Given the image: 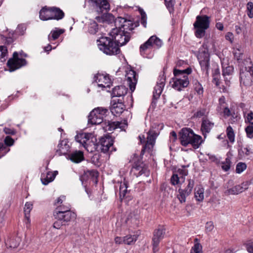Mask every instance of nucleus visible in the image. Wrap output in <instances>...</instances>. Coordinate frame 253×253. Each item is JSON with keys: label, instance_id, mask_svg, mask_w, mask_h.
Instances as JSON below:
<instances>
[{"label": "nucleus", "instance_id": "f257e3e1", "mask_svg": "<svg viewBox=\"0 0 253 253\" xmlns=\"http://www.w3.org/2000/svg\"><path fill=\"white\" fill-rule=\"evenodd\" d=\"M198 59L202 71L205 73L206 77L209 76V70L211 69L212 71V82L218 87L221 91L226 92L228 91V87L221 84L220 80V73L218 65L216 63H212L210 64V56L209 52L205 50L200 52L198 55Z\"/></svg>", "mask_w": 253, "mask_h": 253}, {"label": "nucleus", "instance_id": "f03ea898", "mask_svg": "<svg viewBox=\"0 0 253 253\" xmlns=\"http://www.w3.org/2000/svg\"><path fill=\"white\" fill-rule=\"evenodd\" d=\"M179 139L182 146L191 144L194 149L198 148L202 143V137L195 134L190 128H183L179 132Z\"/></svg>", "mask_w": 253, "mask_h": 253}, {"label": "nucleus", "instance_id": "7ed1b4c3", "mask_svg": "<svg viewBox=\"0 0 253 253\" xmlns=\"http://www.w3.org/2000/svg\"><path fill=\"white\" fill-rule=\"evenodd\" d=\"M240 81L245 86H250L253 83V63L250 58L245 59L241 65Z\"/></svg>", "mask_w": 253, "mask_h": 253}, {"label": "nucleus", "instance_id": "20e7f679", "mask_svg": "<svg viewBox=\"0 0 253 253\" xmlns=\"http://www.w3.org/2000/svg\"><path fill=\"white\" fill-rule=\"evenodd\" d=\"M59 209H55L53 212V216L56 220L53 226L56 229H60L62 226L68 225L69 223L76 217V214L72 211H68L66 208L65 211H60Z\"/></svg>", "mask_w": 253, "mask_h": 253}, {"label": "nucleus", "instance_id": "39448f33", "mask_svg": "<svg viewBox=\"0 0 253 253\" xmlns=\"http://www.w3.org/2000/svg\"><path fill=\"white\" fill-rule=\"evenodd\" d=\"M97 44L99 49L107 55H116L120 52V48L112 38L102 37L97 40Z\"/></svg>", "mask_w": 253, "mask_h": 253}, {"label": "nucleus", "instance_id": "423d86ee", "mask_svg": "<svg viewBox=\"0 0 253 253\" xmlns=\"http://www.w3.org/2000/svg\"><path fill=\"white\" fill-rule=\"evenodd\" d=\"M210 17L206 15H198L193 24L195 36L197 38H202L206 35V30L209 28Z\"/></svg>", "mask_w": 253, "mask_h": 253}, {"label": "nucleus", "instance_id": "0eeeda50", "mask_svg": "<svg viewBox=\"0 0 253 253\" xmlns=\"http://www.w3.org/2000/svg\"><path fill=\"white\" fill-rule=\"evenodd\" d=\"M159 131L156 127L152 126L148 132L147 133V139L145 140V138L144 135L139 136L140 142L141 143H144L145 145L143 146L141 152L144 151H151L154 146L155 145L156 139L159 134Z\"/></svg>", "mask_w": 253, "mask_h": 253}, {"label": "nucleus", "instance_id": "6e6552de", "mask_svg": "<svg viewBox=\"0 0 253 253\" xmlns=\"http://www.w3.org/2000/svg\"><path fill=\"white\" fill-rule=\"evenodd\" d=\"M163 44L162 41L155 35L152 36L149 39L142 44L139 47L140 54L144 57H148L147 50L152 48H159Z\"/></svg>", "mask_w": 253, "mask_h": 253}, {"label": "nucleus", "instance_id": "1a4fd4ad", "mask_svg": "<svg viewBox=\"0 0 253 253\" xmlns=\"http://www.w3.org/2000/svg\"><path fill=\"white\" fill-rule=\"evenodd\" d=\"M109 35L119 47L125 45L130 40V33L129 32H125L117 28L113 29L110 32Z\"/></svg>", "mask_w": 253, "mask_h": 253}, {"label": "nucleus", "instance_id": "9d476101", "mask_svg": "<svg viewBox=\"0 0 253 253\" xmlns=\"http://www.w3.org/2000/svg\"><path fill=\"white\" fill-rule=\"evenodd\" d=\"M113 138L109 135H105L102 137L98 142V149L102 152L112 153L113 151H116V149L113 146Z\"/></svg>", "mask_w": 253, "mask_h": 253}, {"label": "nucleus", "instance_id": "9b49d317", "mask_svg": "<svg viewBox=\"0 0 253 253\" xmlns=\"http://www.w3.org/2000/svg\"><path fill=\"white\" fill-rule=\"evenodd\" d=\"M233 184V180H229L228 183L225 185L227 190L225 191L224 193L226 195H238L243 191L247 190L249 188V183L245 181L241 184L236 185L232 187H230V185Z\"/></svg>", "mask_w": 253, "mask_h": 253}, {"label": "nucleus", "instance_id": "f8f14e48", "mask_svg": "<svg viewBox=\"0 0 253 253\" xmlns=\"http://www.w3.org/2000/svg\"><path fill=\"white\" fill-rule=\"evenodd\" d=\"M27 61L25 59L20 58L18 53L14 52L13 54V58H10L7 62V66L10 72H13L26 65Z\"/></svg>", "mask_w": 253, "mask_h": 253}, {"label": "nucleus", "instance_id": "ddd939ff", "mask_svg": "<svg viewBox=\"0 0 253 253\" xmlns=\"http://www.w3.org/2000/svg\"><path fill=\"white\" fill-rule=\"evenodd\" d=\"M187 182V184L184 188H180L178 191V194L177 195V198L180 203L186 202V198L191 194L194 186L195 182L193 179H188Z\"/></svg>", "mask_w": 253, "mask_h": 253}, {"label": "nucleus", "instance_id": "4468645a", "mask_svg": "<svg viewBox=\"0 0 253 253\" xmlns=\"http://www.w3.org/2000/svg\"><path fill=\"white\" fill-rule=\"evenodd\" d=\"M165 234V229L162 226H159L158 228L154 230L152 239L153 249L154 252L158 251L160 242L163 239Z\"/></svg>", "mask_w": 253, "mask_h": 253}, {"label": "nucleus", "instance_id": "2eb2a0df", "mask_svg": "<svg viewBox=\"0 0 253 253\" xmlns=\"http://www.w3.org/2000/svg\"><path fill=\"white\" fill-rule=\"evenodd\" d=\"M127 126L126 120H124L121 122H110L107 121L103 123V128L105 131H112L116 128H119L122 130H125V128Z\"/></svg>", "mask_w": 253, "mask_h": 253}, {"label": "nucleus", "instance_id": "dca6fc26", "mask_svg": "<svg viewBox=\"0 0 253 253\" xmlns=\"http://www.w3.org/2000/svg\"><path fill=\"white\" fill-rule=\"evenodd\" d=\"M84 147L89 152H93L98 149V143L97 139L92 133H88Z\"/></svg>", "mask_w": 253, "mask_h": 253}, {"label": "nucleus", "instance_id": "f3484780", "mask_svg": "<svg viewBox=\"0 0 253 253\" xmlns=\"http://www.w3.org/2000/svg\"><path fill=\"white\" fill-rule=\"evenodd\" d=\"M92 6L98 13L106 12L110 9V4L107 0H90Z\"/></svg>", "mask_w": 253, "mask_h": 253}, {"label": "nucleus", "instance_id": "a211bd4d", "mask_svg": "<svg viewBox=\"0 0 253 253\" xmlns=\"http://www.w3.org/2000/svg\"><path fill=\"white\" fill-rule=\"evenodd\" d=\"M94 80L99 87L110 88L111 84V79L108 75L103 74H97L94 77Z\"/></svg>", "mask_w": 253, "mask_h": 253}, {"label": "nucleus", "instance_id": "6ab92c4d", "mask_svg": "<svg viewBox=\"0 0 253 253\" xmlns=\"http://www.w3.org/2000/svg\"><path fill=\"white\" fill-rule=\"evenodd\" d=\"M214 123L210 120L207 117H204L202 119L201 131L205 138L207 134L209 133L213 128Z\"/></svg>", "mask_w": 253, "mask_h": 253}, {"label": "nucleus", "instance_id": "aec40b11", "mask_svg": "<svg viewBox=\"0 0 253 253\" xmlns=\"http://www.w3.org/2000/svg\"><path fill=\"white\" fill-rule=\"evenodd\" d=\"M166 77L164 75L160 76L158 78V81L157 82V84L154 87L153 91V98L157 99L159 98L163 88L165 85Z\"/></svg>", "mask_w": 253, "mask_h": 253}, {"label": "nucleus", "instance_id": "412c9836", "mask_svg": "<svg viewBox=\"0 0 253 253\" xmlns=\"http://www.w3.org/2000/svg\"><path fill=\"white\" fill-rule=\"evenodd\" d=\"M125 108V105L119 100L116 101L114 99L111 101L110 111L113 115L116 116L120 115L124 112Z\"/></svg>", "mask_w": 253, "mask_h": 253}, {"label": "nucleus", "instance_id": "4be33fe9", "mask_svg": "<svg viewBox=\"0 0 253 253\" xmlns=\"http://www.w3.org/2000/svg\"><path fill=\"white\" fill-rule=\"evenodd\" d=\"M222 72L225 84L229 87L231 84L230 81L234 72V67L233 66H228L226 67H222Z\"/></svg>", "mask_w": 253, "mask_h": 253}, {"label": "nucleus", "instance_id": "5701e85b", "mask_svg": "<svg viewBox=\"0 0 253 253\" xmlns=\"http://www.w3.org/2000/svg\"><path fill=\"white\" fill-rule=\"evenodd\" d=\"M128 183L125 180L120 184V199L121 201L123 200L126 201L131 199L129 194V190H127Z\"/></svg>", "mask_w": 253, "mask_h": 253}, {"label": "nucleus", "instance_id": "b1692460", "mask_svg": "<svg viewBox=\"0 0 253 253\" xmlns=\"http://www.w3.org/2000/svg\"><path fill=\"white\" fill-rule=\"evenodd\" d=\"M126 77L127 82V84L129 89L133 92L135 89V86L137 83L136 78V72L132 70L128 71L126 74Z\"/></svg>", "mask_w": 253, "mask_h": 253}, {"label": "nucleus", "instance_id": "393cba45", "mask_svg": "<svg viewBox=\"0 0 253 253\" xmlns=\"http://www.w3.org/2000/svg\"><path fill=\"white\" fill-rule=\"evenodd\" d=\"M191 72L192 70L190 68L182 70L174 69L173 75L174 77L172 79H180L183 80L184 79H186V80H189L188 75L191 74Z\"/></svg>", "mask_w": 253, "mask_h": 253}, {"label": "nucleus", "instance_id": "a878e982", "mask_svg": "<svg viewBox=\"0 0 253 253\" xmlns=\"http://www.w3.org/2000/svg\"><path fill=\"white\" fill-rule=\"evenodd\" d=\"M96 110L94 109L90 113L88 116V122L89 124L92 125H99L102 124V126L103 127V124L105 122H103V119L100 117V115L96 114Z\"/></svg>", "mask_w": 253, "mask_h": 253}, {"label": "nucleus", "instance_id": "bb28decb", "mask_svg": "<svg viewBox=\"0 0 253 253\" xmlns=\"http://www.w3.org/2000/svg\"><path fill=\"white\" fill-rule=\"evenodd\" d=\"M67 140H62L60 141L58 145V149L56 150V153L58 156H61L62 155H67L68 152L70 149L69 145L68 143Z\"/></svg>", "mask_w": 253, "mask_h": 253}, {"label": "nucleus", "instance_id": "cd10ccee", "mask_svg": "<svg viewBox=\"0 0 253 253\" xmlns=\"http://www.w3.org/2000/svg\"><path fill=\"white\" fill-rule=\"evenodd\" d=\"M66 158L75 163H79L82 162L84 158L83 152L80 150H75L68 154Z\"/></svg>", "mask_w": 253, "mask_h": 253}, {"label": "nucleus", "instance_id": "c85d7f7f", "mask_svg": "<svg viewBox=\"0 0 253 253\" xmlns=\"http://www.w3.org/2000/svg\"><path fill=\"white\" fill-rule=\"evenodd\" d=\"M58 174L57 171H47L45 173H42L41 175V179L43 185H47L54 179L56 175Z\"/></svg>", "mask_w": 253, "mask_h": 253}, {"label": "nucleus", "instance_id": "c756f323", "mask_svg": "<svg viewBox=\"0 0 253 253\" xmlns=\"http://www.w3.org/2000/svg\"><path fill=\"white\" fill-rule=\"evenodd\" d=\"M172 87L178 91H180L183 88L186 87L189 84V80H186V79L183 80L180 79H172Z\"/></svg>", "mask_w": 253, "mask_h": 253}, {"label": "nucleus", "instance_id": "7c9ffc66", "mask_svg": "<svg viewBox=\"0 0 253 253\" xmlns=\"http://www.w3.org/2000/svg\"><path fill=\"white\" fill-rule=\"evenodd\" d=\"M51 19L60 20L62 19L65 16L64 12L59 7H51Z\"/></svg>", "mask_w": 253, "mask_h": 253}, {"label": "nucleus", "instance_id": "2f4dec72", "mask_svg": "<svg viewBox=\"0 0 253 253\" xmlns=\"http://www.w3.org/2000/svg\"><path fill=\"white\" fill-rule=\"evenodd\" d=\"M40 18L42 20L45 21L51 19V7H43L39 12Z\"/></svg>", "mask_w": 253, "mask_h": 253}, {"label": "nucleus", "instance_id": "473e14b6", "mask_svg": "<svg viewBox=\"0 0 253 253\" xmlns=\"http://www.w3.org/2000/svg\"><path fill=\"white\" fill-rule=\"evenodd\" d=\"M127 91V88L124 85L117 86L112 90V97H121L126 95Z\"/></svg>", "mask_w": 253, "mask_h": 253}, {"label": "nucleus", "instance_id": "72a5a7b5", "mask_svg": "<svg viewBox=\"0 0 253 253\" xmlns=\"http://www.w3.org/2000/svg\"><path fill=\"white\" fill-rule=\"evenodd\" d=\"M21 241L20 237L17 236L9 238L6 241L5 244L7 248L15 249L18 247Z\"/></svg>", "mask_w": 253, "mask_h": 253}, {"label": "nucleus", "instance_id": "f704fd0d", "mask_svg": "<svg viewBox=\"0 0 253 253\" xmlns=\"http://www.w3.org/2000/svg\"><path fill=\"white\" fill-rule=\"evenodd\" d=\"M64 32V30L59 29L55 28L54 30L51 31L50 33L48 36V39L49 42L54 41L57 39Z\"/></svg>", "mask_w": 253, "mask_h": 253}, {"label": "nucleus", "instance_id": "c9c22d12", "mask_svg": "<svg viewBox=\"0 0 253 253\" xmlns=\"http://www.w3.org/2000/svg\"><path fill=\"white\" fill-rule=\"evenodd\" d=\"M33 209V204L31 202H26L24 207L25 218L26 224L30 223V211Z\"/></svg>", "mask_w": 253, "mask_h": 253}, {"label": "nucleus", "instance_id": "e433bc0d", "mask_svg": "<svg viewBox=\"0 0 253 253\" xmlns=\"http://www.w3.org/2000/svg\"><path fill=\"white\" fill-rule=\"evenodd\" d=\"M8 56L7 48L4 45L0 46V63H4Z\"/></svg>", "mask_w": 253, "mask_h": 253}, {"label": "nucleus", "instance_id": "4c0bfd02", "mask_svg": "<svg viewBox=\"0 0 253 253\" xmlns=\"http://www.w3.org/2000/svg\"><path fill=\"white\" fill-rule=\"evenodd\" d=\"M134 169L138 171V175H142L144 174L145 176L148 177L150 175V171L145 166H141L140 165L137 166L134 168Z\"/></svg>", "mask_w": 253, "mask_h": 253}, {"label": "nucleus", "instance_id": "58836bf2", "mask_svg": "<svg viewBox=\"0 0 253 253\" xmlns=\"http://www.w3.org/2000/svg\"><path fill=\"white\" fill-rule=\"evenodd\" d=\"M238 153L241 157H245L249 156L253 153V152L250 147L247 146L245 147H241L239 149Z\"/></svg>", "mask_w": 253, "mask_h": 253}, {"label": "nucleus", "instance_id": "ea45409f", "mask_svg": "<svg viewBox=\"0 0 253 253\" xmlns=\"http://www.w3.org/2000/svg\"><path fill=\"white\" fill-rule=\"evenodd\" d=\"M98 30V25L97 23L93 21L88 25V31L91 34H96Z\"/></svg>", "mask_w": 253, "mask_h": 253}, {"label": "nucleus", "instance_id": "a19ab883", "mask_svg": "<svg viewBox=\"0 0 253 253\" xmlns=\"http://www.w3.org/2000/svg\"><path fill=\"white\" fill-rule=\"evenodd\" d=\"M208 114L209 112L207 111L206 108H199L194 114V117L199 118L207 117Z\"/></svg>", "mask_w": 253, "mask_h": 253}, {"label": "nucleus", "instance_id": "79ce46f5", "mask_svg": "<svg viewBox=\"0 0 253 253\" xmlns=\"http://www.w3.org/2000/svg\"><path fill=\"white\" fill-rule=\"evenodd\" d=\"M227 137L230 142H234L235 141V134L232 127L229 126L226 128Z\"/></svg>", "mask_w": 253, "mask_h": 253}, {"label": "nucleus", "instance_id": "37998d69", "mask_svg": "<svg viewBox=\"0 0 253 253\" xmlns=\"http://www.w3.org/2000/svg\"><path fill=\"white\" fill-rule=\"evenodd\" d=\"M87 134L88 133H80L75 136V140L77 142L84 146L85 141V139H86Z\"/></svg>", "mask_w": 253, "mask_h": 253}, {"label": "nucleus", "instance_id": "c03bdc74", "mask_svg": "<svg viewBox=\"0 0 253 253\" xmlns=\"http://www.w3.org/2000/svg\"><path fill=\"white\" fill-rule=\"evenodd\" d=\"M137 239L136 235H127L125 237V244L127 245H132L135 243Z\"/></svg>", "mask_w": 253, "mask_h": 253}, {"label": "nucleus", "instance_id": "a18cd8bd", "mask_svg": "<svg viewBox=\"0 0 253 253\" xmlns=\"http://www.w3.org/2000/svg\"><path fill=\"white\" fill-rule=\"evenodd\" d=\"M165 4L170 13L174 12L175 0H164Z\"/></svg>", "mask_w": 253, "mask_h": 253}, {"label": "nucleus", "instance_id": "49530a36", "mask_svg": "<svg viewBox=\"0 0 253 253\" xmlns=\"http://www.w3.org/2000/svg\"><path fill=\"white\" fill-rule=\"evenodd\" d=\"M133 28L132 21L126 19L125 23L123 25L122 31H124L125 32H128L127 31H131Z\"/></svg>", "mask_w": 253, "mask_h": 253}, {"label": "nucleus", "instance_id": "de8ad7c7", "mask_svg": "<svg viewBox=\"0 0 253 253\" xmlns=\"http://www.w3.org/2000/svg\"><path fill=\"white\" fill-rule=\"evenodd\" d=\"M126 20V18L118 17L116 18L114 21L115 25L116 26V28H118V29H120V30H122L123 25L125 23Z\"/></svg>", "mask_w": 253, "mask_h": 253}, {"label": "nucleus", "instance_id": "09e8293b", "mask_svg": "<svg viewBox=\"0 0 253 253\" xmlns=\"http://www.w3.org/2000/svg\"><path fill=\"white\" fill-rule=\"evenodd\" d=\"M223 113L225 118L231 116L233 119H237V116L234 112L232 113L231 110L227 107H223Z\"/></svg>", "mask_w": 253, "mask_h": 253}, {"label": "nucleus", "instance_id": "8fccbe9b", "mask_svg": "<svg viewBox=\"0 0 253 253\" xmlns=\"http://www.w3.org/2000/svg\"><path fill=\"white\" fill-rule=\"evenodd\" d=\"M195 197L197 201L201 202L204 199V189L198 188L195 192Z\"/></svg>", "mask_w": 253, "mask_h": 253}, {"label": "nucleus", "instance_id": "3c124183", "mask_svg": "<svg viewBox=\"0 0 253 253\" xmlns=\"http://www.w3.org/2000/svg\"><path fill=\"white\" fill-rule=\"evenodd\" d=\"M180 179L177 173H173L170 178V183L173 186L177 185L180 183Z\"/></svg>", "mask_w": 253, "mask_h": 253}, {"label": "nucleus", "instance_id": "603ef678", "mask_svg": "<svg viewBox=\"0 0 253 253\" xmlns=\"http://www.w3.org/2000/svg\"><path fill=\"white\" fill-rule=\"evenodd\" d=\"M9 151V148L5 146L3 143H0V158L5 156Z\"/></svg>", "mask_w": 253, "mask_h": 253}, {"label": "nucleus", "instance_id": "864d4df0", "mask_svg": "<svg viewBox=\"0 0 253 253\" xmlns=\"http://www.w3.org/2000/svg\"><path fill=\"white\" fill-rule=\"evenodd\" d=\"M96 110V114L100 115V117L103 119L104 117L107 115V113H108V110L107 108L103 107H97L94 109Z\"/></svg>", "mask_w": 253, "mask_h": 253}, {"label": "nucleus", "instance_id": "5fc2aeb1", "mask_svg": "<svg viewBox=\"0 0 253 253\" xmlns=\"http://www.w3.org/2000/svg\"><path fill=\"white\" fill-rule=\"evenodd\" d=\"M247 168V165L245 163L240 162L237 164L236 168V172L237 173H241Z\"/></svg>", "mask_w": 253, "mask_h": 253}, {"label": "nucleus", "instance_id": "6e6d98bb", "mask_svg": "<svg viewBox=\"0 0 253 253\" xmlns=\"http://www.w3.org/2000/svg\"><path fill=\"white\" fill-rule=\"evenodd\" d=\"M84 173L86 175L89 176L92 178H95V179H97L98 176V172L94 169L87 170L86 171H84ZM95 182H97L96 180H95Z\"/></svg>", "mask_w": 253, "mask_h": 253}, {"label": "nucleus", "instance_id": "4d7b16f0", "mask_svg": "<svg viewBox=\"0 0 253 253\" xmlns=\"http://www.w3.org/2000/svg\"><path fill=\"white\" fill-rule=\"evenodd\" d=\"M247 12L248 16L250 18L253 17V3L249 2L247 4Z\"/></svg>", "mask_w": 253, "mask_h": 253}, {"label": "nucleus", "instance_id": "13d9d810", "mask_svg": "<svg viewBox=\"0 0 253 253\" xmlns=\"http://www.w3.org/2000/svg\"><path fill=\"white\" fill-rule=\"evenodd\" d=\"M222 166L221 168L223 170H224L225 171H228L231 166V161L229 158H227L225 159V161L222 163Z\"/></svg>", "mask_w": 253, "mask_h": 253}, {"label": "nucleus", "instance_id": "bf43d9fd", "mask_svg": "<svg viewBox=\"0 0 253 253\" xmlns=\"http://www.w3.org/2000/svg\"><path fill=\"white\" fill-rule=\"evenodd\" d=\"M202 247L199 243H196L192 248L190 253H202Z\"/></svg>", "mask_w": 253, "mask_h": 253}, {"label": "nucleus", "instance_id": "052dcab7", "mask_svg": "<svg viewBox=\"0 0 253 253\" xmlns=\"http://www.w3.org/2000/svg\"><path fill=\"white\" fill-rule=\"evenodd\" d=\"M176 173L179 175V177L182 180V182L184 180V176L188 174V170L184 169H179L176 171Z\"/></svg>", "mask_w": 253, "mask_h": 253}, {"label": "nucleus", "instance_id": "680f3d73", "mask_svg": "<svg viewBox=\"0 0 253 253\" xmlns=\"http://www.w3.org/2000/svg\"><path fill=\"white\" fill-rule=\"evenodd\" d=\"M247 136L249 138H253V126L250 125L245 128Z\"/></svg>", "mask_w": 253, "mask_h": 253}, {"label": "nucleus", "instance_id": "e2e57ef3", "mask_svg": "<svg viewBox=\"0 0 253 253\" xmlns=\"http://www.w3.org/2000/svg\"><path fill=\"white\" fill-rule=\"evenodd\" d=\"M26 27L23 25H18L15 32L16 34L18 35H23L24 34L25 31H26Z\"/></svg>", "mask_w": 253, "mask_h": 253}, {"label": "nucleus", "instance_id": "0e129e2a", "mask_svg": "<svg viewBox=\"0 0 253 253\" xmlns=\"http://www.w3.org/2000/svg\"><path fill=\"white\" fill-rule=\"evenodd\" d=\"M14 140L10 136H7L4 140V145L9 148V146L13 145L14 143Z\"/></svg>", "mask_w": 253, "mask_h": 253}, {"label": "nucleus", "instance_id": "69168bd1", "mask_svg": "<svg viewBox=\"0 0 253 253\" xmlns=\"http://www.w3.org/2000/svg\"><path fill=\"white\" fill-rule=\"evenodd\" d=\"M213 228L214 225L212 221H209L206 223L205 229L207 233L211 232Z\"/></svg>", "mask_w": 253, "mask_h": 253}, {"label": "nucleus", "instance_id": "338daca9", "mask_svg": "<svg viewBox=\"0 0 253 253\" xmlns=\"http://www.w3.org/2000/svg\"><path fill=\"white\" fill-rule=\"evenodd\" d=\"M246 248L249 253H253V241L248 243Z\"/></svg>", "mask_w": 253, "mask_h": 253}, {"label": "nucleus", "instance_id": "774afa93", "mask_svg": "<svg viewBox=\"0 0 253 253\" xmlns=\"http://www.w3.org/2000/svg\"><path fill=\"white\" fill-rule=\"evenodd\" d=\"M247 120L250 124L253 125V112H251L247 115Z\"/></svg>", "mask_w": 253, "mask_h": 253}]
</instances>
